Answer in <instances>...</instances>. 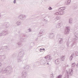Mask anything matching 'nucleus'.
Segmentation results:
<instances>
[{"instance_id":"3","label":"nucleus","mask_w":78,"mask_h":78,"mask_svg":"<svg viewBox=\"0 0 78 78\" xmlns=\"http://www.w3.org/2000/svg\"><path fill=\"white\" fill-rule=\"evenodd\" d=\"M48 9H49V10H51L52 9V8H51V7H49L48 8Z\"/></svg>"},{"instance_id":"1","label":"nucleus","mask_w":78,"mask_h":78,"mask_svg":"<svg viewBox=\"0 0 78 78\" xmlns=\"http://www.w3.org/2000/svg\"><path fill=\"white\" fill-rule=\"evenodd\" d=\"M40 51H41V50H44H44H45V49H44V48H43V49H40Z\"/></svg>"},{"instance_id":"2","label":"nucleus","mask_w":78,"mask_h":78,"mask_svg":"<svg viewBox=\"0 0 78 78\" xmlns=\"http://www.w3.org/2000/svg\"><path fill=\"white\" fill-rule=\"evenodd\" d=\"M62 76V75H60L58 76V78H61V77Z\"/></svg>"},{"instance_id":"5","label":"nucleus","mask_w":78,"mask_h":78,"mask_svg":"<svg viewBox=\"0 0 78 78\" xmlns=\"http://www.w3.org/2000/svg\"><path fill=\"white\" fill-rule=\"evenodd\" d=\"M15 2H16V1H15Z\"/></svg>"},{"instance_id":"4","label":"nucleus","mask_w":78,"mask_h":78,"mask_svg":"<svg viewBox=\"0 0 78 78\" xmlns=\"http://www.w3.org/2000/svg\"><path fill=\"white\" fill-rule=\"evenodd\" d=\"M45 58H46V57H45Z\"/></svg>"}]
</instances>
